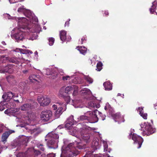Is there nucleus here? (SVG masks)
<instances>
[{
	"instance_id": "1",
	"label": "nucleus",
	"mask_w": 157,
	"mask_h": 157,
	"mask_svg": "<svg viewBox=\"0 0 157 157\" xmlns=\"http://www.w3.org/2000/svg\"><path fill=\"white\" fill-rule=\"evenodd\" d=\"M95 130L94 128H91L84 125L80 129L79 141H75L69 144L62 151L60 157H73L78 154L80 151L78 150L85 149L88 147L87 144L90 141V131Z\"/></svg>"
},
{
	"instance_id": "2",
	"label": "nucleus",
	"mask_w": 157,
	"mask_h": 157,
	"mask_svg": "<svg viewBox=\"0 0 157 157\" xmlns=\"http://www.w3.org/2000/svg\"><path fill=\"white\" fill-rule=\"evenodd\" d=\"M26 28L27 30H29L28 27H24L18 28H15V30L16 33L13 35H11V36L12 38L14 39L17 42H19L20 41H22L25 37V36L26 35Z\"/></svg>"
},
{
	"instance_id": "3",
	"label": "nucleus",
	"mask_w": 157,
	"mask_h": 157,
	"mask_svg": "<svg viewBox=\"0 0 157 157\" xmlns=\"http://www.w3.org/2000/svg\"><path fill=\"white\" fill-rule=\"evenodd\" d=\"M17 11L18 12L23 13L28 18L27 19L25 17H22L23 21H25L27 23H28V21H31L33 20L35 22L38 21L37 18L36 17H33L34 15L33 14L31 11L25 9L24 6L18 8Z\"/></svg>"
},
{
	"instance_id": "4",
	"label": "nucleus",
	"mask_w": 157,
	"mask_h": 157,
	"mask_svg": "<svg viewBox=\"0 0 157 157\" xmlns=\"http://www.w3.org/2000/svg\"><path fill=\"white\" fill-rule=\"evenodd\" d=\"M52 107L54 110L56 109L58 107V109L55 112V114L56 117H58L66 110V105L65 103L58 101L56 103V105H53Z\"/></svg>"
},
{
	"instance_id": "5",
	"label": "nucleus",
	"mask_w": 157,
	"mask_h": 157,
	"mask_svg": "<svg viewBox=\"0 0 157 157\" xmlns=\"http://www.w3.org/2000/svg\"><path fill=\"white\" fill-rule=\"evenodd\" d=\"M141 128L140 130L144 132L143 134L149 135L154 133L155 130L153 129L151 124L148 123H144V124H141L140 125Z\"/></svg>"
},
{
	"instance_id": "6",
	"label": "nucleus",
	"mask_w": 157,
	"mask_h": 157,
	"mask_svg": "<svg viewBox=\"0 0 157 157\" xmlns=\"http://www.w3.org/2000/svg\"><path fill=\"white\" fill-rule=\"evenodd\" d=\"M133 133L132 131H131L128 136V138L130 139L132 137V139L134 141L135 144H137L138 148H140L143 142V139L140 136L137 135L136 134Z\"/></svg>"
},
{
	"instance_id": "7",
	"label": "nucleus",
	"mask_w": 157,
	"mask_h": 157,
	"mask_svg": "<svg viewBox=\"0 0 157 157\" xmlns=\"http://www.w3.org/2000/svg\"><path fill=\"white\" fill-rule=\"evenodd\" d=\"M98 111L95 109L93 111H89L87 112L89 117V123H93L97 122L98 118L97 116V114L98 113Z\"/></svg>"
},
{
	"instance_id": "8",
	"label": "nucleus",
	"mask_w": 157,
	"mask_h": 157,
	"mask_svg": "<svg viewBox=\"0 0 157 157\" xmlns=\"http://www.w3.org/2000/svg\"><path fill=\"white\" fill-rule=\"evenodd\" d=\"M52 115V112L51 111H43L40 114V118L43 121H48L51 119Z\"/></svg>"
},
{
	"instance_id": "9",
	"label": "nucleus",
	"mask_w": 157,
	"mask_h": 157,
	"mask_svg": "<svg viewBox=\"0 0 157 157\" xmlns=\"http://www.w3.org/2000/svg\"><path fill=\"white\" fill-rule=\"evenodd\" d=\"M27 139L26 137L20 139L17 141L15 142L13 144H12L13 148L17 147V150H18L20 149L24 145L26 146L27 143Z\"/></svg>"
},
{
	"instance_id": "10",
	"label": "nucleus",
	"mask_w": 157,
	"mask_h": 157,
	"mask_svg": "<svg viewBox=\"0 0 157 157\" xmlns=\"http://www.w3.org/2000/svg\"><path fill=\"white\" fill-rule=\"evenodd\" d=\"M37 100L41 106H44L47 105L50 102V99L49 98L44 97L43 96H39Z\"/></svg>"
},
{
	"instance_id": "11",
	"label": "nucleus",
	"mask_w": 157,
	"mask_h": 157,
	"mask_svg": "<svg viewBox=\"0 0 157 157\" xmlns=\"http://www.w3.org/2000/svg\"><path fill=\"white\" fill-rule=\"evenodd\" d=\"M47 139L48 140L47 144L49 148L55 149L58 147V140H55L49 138Z\"/></svg>"
},
{
	"instance_id": "12",
	"label": "nucleus",
	"mask_w": 157,
	"mask_h": 157,
	"mask_svg": "<svg viewBox=\"0 0 157 157\" xmlns=\"http://www.w3.org/2000/svg\"><path fill=\"white\" fill-rule=\"evenodd\" d=\"M13 71V66L12 65L8 64L2 68L0 69V73H12Z\"/></svg>"
},
{
	"instance_id": "13",
	"label": "nucleus",
	"mask_w": 157,
	"mask_h": 157,
	"mask_svg": "<svg viewBox=\"0 0 157 157\" xmlns=\"http://www.w3.org/2000/svg\"><path fill=\"white\" fill-rule=\"evenodd\" d=\"M18 97V94H14L11 92H7L6 94H4L2 96L3 99L7 100V101L10 99L15 97Z\"/></svg>"
},
{
	"instance_id": "14",
	"label": "nucleus",
	"mask_w": 157,
	"mask_h": 157,
	"mask_svg": "<svg viewBox=\"0 0 157 157\" xmlns=\"http://www.w3.org/2000/svg\"><path fill=\"white\" fill-rule=\"evenodd\" d=\"M31 150L32 149L29 148L25 153L19 152L16 155V156L17 157H29L32 155L31 152Z\"/></svg>"
},
{
	"instance_id": "15",
	"label": "nucleus",
	"mask_w": 157,
	"mask_h": 157,
	"mask_svg": "<svg viewBox=\"0 0 157 157\" xmlns=\"http://www.w3.org/2000/svg\"><path fill=\"white\" fill-rule=\"evenodd\" d=\"M46 138H47L55 140H58L59 136L56 133L55 131H52L51 132L48 133L46 135Z\"/></svg>"
},
{
	"instance_id": "16",
	"label": "nucleus",
	"mask_w": 157,
	"mask_h": 157,
	"mask_svg": "<svg viewBox=\"0 0 157 157\" xmlns=\"http://www.w3.org/2000/svg\"><path fill=\"white\" fill-rule=\"evenodd\" d=\"M14 131L13 130H9L8 131L5 132L3 133L2 136V141L3 142L6 141L9 136L11 133H14Z\"/></svg>"
},
{
	"instance_id": "17",
	"label": "nucleus",
	"mask_w": 157,
	"mask_h": 157,
	"mask_svg": "<svg viewBox=\"0 0 157 157\" xmlns=\"http://www.w3.org/2000/svg\"><path fill=\"white\" fill-rule=\"evenodd\" d=\"M26 27H28V29H29V30H27V29L26 28V35L28 34V35H29L30 36H27V38L29 40H34L36 39L37 36L35 34H33L32 33H29L30 31V28L28 26H26Z\"/></svg>"
},
{
	"instance_id": "18",
	"label": "nucleus",
	"mask_w": 157,
	"mask_h": 157,
	"mask_svg": "<svg viewBox=\"0 0 157 157\" xmlns=\"http://www.w3.org/2000/svg\"><path fill=\"white\" fill-rule=\"evenodd\" d=\"M33 106L29 103H26L22 105L20 109L22 111H29L33 108Z\"/></svg>"
},
{
	"instance_id": "19",
	"label": "nucleus",
	"mask_w": 157,
	"mask_h": 157,
	"mask_svg": "<svg viewBox=\"0 0 157 157\" xmlns=\"http://www.w3.org/2000/svg\"><path fill=\"white\" fill-rule=\"evenodd\" d=\"M7 105L9 106H10V108L6 110L4 112L6 114H8L12 112H13L12 111L13 110L12 109H13L15 106V105L14 103L13 102L11 101L9 103H8L7 104Z\"/></svg>"
},
{
	"instance_id": "20",
	"label": "nucleus",
	"mask_w": 157,
	"mask_h": 157,
	"mask_svg": "<svg viewBox=\"0 0 157 157\" xmlns=\"http://www.w3.org/2000/svg\"><path fill=\"white\" fill-rule=\"evenodd\" d=\"M104 109L106 111L108 110L109 113L112 117L115 114L114 113V111L113 109L111 107L109 103H107L106 104Z\"/></svg>"
},
{
	"instance_id": "21",
	"label": "nucleus",
	"mask_w": 157,
	"mask_h": 157,
	"mask_svg": "<svg viewBox=\"0 0 157 157\" xmlns=\"http://www.w3.org/2000/svg\"><path fill=\"white\" fill-rule=\"evenodd\" d=\"M137 111L139 112L140 116H141L144 119H147V114L144 113L143 111V107H139L138 109H137Z\"/></svg>"
},
{
	"instance_id": "22",
	"label": "nucleus",
	"mask_w": 157,
	"mask_h": 157,
	"mask_svg": "<svg viewBox=\"0 0 157 157\" xmlns=\"http://www.w3.org/2000/svg\"><path fill=\"white\" fill-rule=\"evenodd\" d=\"M88 114H87V113H85L84 115H81L78 118V121H86V123H89L88 119L89 117L88 116Z\"/></svg>"
},
{
	"instance_id": "23",
	"label": "nucleus",
	"mask_w": 157,
	"mask_h": 157,
	"mask_svg": "<svg viewBox=\"0 0 157 157\" xmlns=\"http://www.w3.org/2000/svg\"><path fill=\"white\" fill-rule=\"evenodd\" d=\"M113 117L115 122H118V123L121 122V120L123 118V117L121 116L120 113H117L115 114Z\"/></svg>"
},
{
	"instance_id": "24",
	"label": "nucleus",
	"mask_w": 157,
	"mask_h": 157,
	"mask_svg": "<svg viewBox=\"0 0 157 157\" xmlns=\"http://www.w3.org/2000/svg\"><path fill=\"white\" fill-rule=\"evenodd\" d=\"M103 86L105 90H110L112 89V85L110 83L109 81H108L104 82Z\"/></svg>"
},
{
	"instance_id": "25",
	"label": "nucleus",
	"mask_w": 157,
	"mask_h": 157,
	"mask_svg": "<svg viewBox=\"0 0 157 157\" xmlns=\"http://www.w3.org/2000/svg\"><path fill=\"white\" fill-rule=\"evenodd\" d=\"M98 139H94L92 142V145L95 149H99L100 147V145L98 142Z\"/></svg>"
},
{
	"instance_id": "26",
	"label": "nucleus",
	"mask_w": 157,
	"mask_h": 157,
	"mask_svg": "<svg viewBox=\"0 0 157 157\" xmlns=\"http://www.w3.org/2000/svg\"><path fill=\"white\" fill-rule=\"evenodd\" d=\"M66 31L64 30H62L60 32L59 36L60 40L63 41L66 39Z\"/></svg>"
},
{
	"instance_id": "27",
	"label": "nucleus",
	"mask_w": 157,
	"mask_h": 157,
	"mask_svg": "<svg viewBox=\"0 0 157 157\" xmlns=\"http://www.w3.org/2000/svg\"><path fill=\"white\" fill-rule=\"evenodd\" d=\"M74 86H67L65 89V92L68 94H71L74 90Z\"/></svg>"
},
{
	"instance_id": "28",
	"label": "nucleus",
	"mask_w": 157,
	"mask_h": 157,
	"mask_svg": "<svg viewBox=\"0 0 157 157\" xmlns=\"http://www.w3.org/2000/svg\"><path fill=\"white\" fill-rule=\"evenodd\" d=\"M30 81L33 82H38V78L35 75H31L29 77Z\"/></svg>"
},
{
	"instance_id": "29",
	"label": "nucleus",
	"mask_w": 157,
	"mask_h": 157,
	"mask_svg": "<svg viewBox=\"0 0 157 157\" xmlns=\"http://www.w3.org/2000/svg\"><path fill=\"white\" fill-rule=\"evenodd\" d=\"M77 48L81 54L84 55L86 53L87 49L85 47L78 46L77 47Z\"/></svg>"
},
{
	"instance_id": "30",
	"label": "nucleus",
	"mask_w": 157,
	"mask_h": 157,
	"mask_svg": "<svg viewBox=\"0 0 157 157\" xmlns=\"http://www.w3.org/2000/svg\"><path fill=\"white\" fill-rule=\"evenodd\" d=\"M16 50L17 52H20L21 53L23 54H29V52H30L31 53H32V52H30V51L28 50L23 49L21 48H17Z\"/></svg>"
},
{
	"instance_id": "31",
	"label": "nucleus",
	"mask_w": 157,
	"mask_h": 157,
	"mask_svg": "<svg viewBox=\"0 0 157 157\" xmlns=\"http://www.w3.org/2000/svg\"><path fill=\"white\" fill-rule=\"evenodd\" d=\"M102 143L103 144L104 151H107L108 152L110 153L111 151V149L110 148L108 149V145L107 142L103 140L102 141Z\"/></svg>"
},
{
	"instance_id": "32",
	"label": "nucleus",
	"mask_w": 157,
	"mask_h": 157,
	"mask_svg": "<svg viewBox=\"0 0 157 157\" xmlns=\"http://www.w3.org/2000/svg\"><path fill=\"white\" fill-rule=\"evenodd\" d=\"M84 78L89 84H91L93 82V79L89 75H84Z\"/></svg>"
},
{
	"instance_id": "33",
	"label": "nucleus",
	"mask_w": 157,
	"mask_h": 157,
	"mask_svg": "<svg viewBox=\"0 0 157 157\" xmlns=\"http://www.w3.org/2000/svg\"><path fill=\"white\" fill-rule=\"evenodd\" d=\"M82 92L84 95H90L91 94V91L88 89L85 88L82 90Z\"/></svg>"
},
{
	"instance_id": "34",
	"label": "nucleus",
	"mask_w": 157,
	"mask_h": 157,
	"mask_svg": "<svg viewBox=\"0 0 157 157\" xmlns=\"http://www.w3.org/2000/svg\"><path fill=\"white\" fill-rule=\"evenodd\" d=\"M8 60H9L10 62L15 63H17L19 62V59L18 58L14 57L10 59L9 58Z\"/></svg>"
},
{
	"instance_id": "35",
	"label": "nucleus",
	"mask_w": 157,
	"mask_h": 157,
	"mask_svg": "<svg viewBox=\"0 0 157 157\" xmlns=\"http://www.w3.org/2000/svg\"><path fill=\"white\" fill-rule=\"evenodd\" d=\"M9 59V58L5 56H2L0 57V63H5Z\"/></svg>"
},
{
	"instance_id": "36",
	"label": "nucleus",
	"mask_w": 157,
	"mask_h": 157,
	"mask_svg": "<svg viewBox=\"0 0 157 157\" xmlns=\"http://www.w3.org/2000/svg\"><path fill=\"white\" fill-rule=\"evenodd\" d=\"M102 63L101 62H99L97 63L96 66L97 68L96 70L98 71H100L102 69Z\"/></svg>"
},
{
	"instance_id": "37",
	"label": "nucleus",
	"mask_w": 157,
	"mask_h": 157,
	"mask_svg": "<svg viewBox=\"0 0 157 157\" xmlns=\"http://www.w3.org/2000/svg\"><path fill=\"white\" fill-rule=\"evenodd\" d=\"M65 92V89L63 88H61L59 92L58 95L59 97H63L64 96V94Z\"/></svg>"
},
{
	"instance_id": "38",
	"label": "nucleus",
	"mask_w": 157,
	"mask_h": 157,
	"mask_svg": "<svg viewBox=\"0 0 157 157\" xmlns=\"http://www.w3.org/2000/svg\"><path fill=\"white\" fill-rule=\"evenodd\" d=\"M156 2L155 1L154 2H152V5L151 6V8L150 9V13H153L155 10V9L156 8Z\"/></svg>"
},
{
	"instance_id": "39",
	"label": "nucleus",
	"mask_w": 157,
	"mask_h": 157,
	"mask_svg": "<svg viewBox=\"0 0 157 157\" xmlns=\"http://www.w3.org/2000/svg\"><path fill=\"white\" fill-rule=\"evenodd\" d=\"M54 69L52 68H47L46 70V74L48 75H52V74L54 73Z\"/></svg>"
},
{
	"instance_id": "40",
	"label": "nucleus",
	"mask_w": 157,
	"mask_h": 157,
	"mask_svg": "<svg viewBox=\"0 0 157 157\" xmlns=\"http://www.w3.org/2000/svg\"><path fill=\"white\" fill-rule=\"evenodd\" d=\"M37 147L41 151H44L45 150V148L44 145L40 143H38L36 144Z\"/></svg>"
},
{
	"instance_id": "41",
	"label": "nucleus",
	"mask_w": 157,
	"mask_h": 157,
	"mask_svg": "<svg viewBox=\"0 0 157 157\" xmlns=\"http://www.w3.org/2000/svg\"><path fill=\"white\" fill-rule=\"evenodd\" d=\"M74 116L73 115H71L70 117L67 118L66 121L68 122H72V124H74Z\"/></svg>"
},
{
	"instance_id": "42",
	"label": "nucleus",
	"mask_w": 157,
	"mask_h": 157,
	"mask_svg": "<svg viewBox=\"0 0 157 157\" xmlns=\"http://www.w3.org/2000/svg\"><path fill=\"white\" fill-rule=\"evenodd\" d=\"M6 79L7 81L8 82H13L14 80L13 76V75H10L7 77Z\"/></svg>"
},
{
	"instance_id": "43",
	"label": "nucleus",
	"mask_w": 157,
	"mask_h": 157,
	"mask_svg": "<svg viewBox=\"0 0 157 157\" xmlns=\"http://www.w3.org/2000/svg\"><path fill=\"white\" fill-rule=\"evenodd\" d=\"M63 98L65 101H66L67 104L68 103L71 101L70 97L69 96H64Z\"/></svg>"
},
{
	"instance_id": "44",
	"label": "nucleus",
	"mask_w": 157,
	"mask_h": 157,
	"mask_svg": "<svg viewBox=\"0 0 157 157\" xmlns=\"http://www.w3.org/2000/svg\"><path fill=\"white\" fill-rule=\"evenodd\" d=\"M73 93L72 95L73 96H75L77 95L78 93V88L76 86H75L74 87V90H73Z\"/></svg>"
},
{
	"instance_id": "45",
	"label": "nucleus",
	"mask_w": 157,
	"mask_h": 157,
	"mask_svg": "<svg viewBox=\"0 0 157 157\" xmlns=\"http://www.w3.org/2000/svg\"><path fill=\"white\" fill-rule=\"evenodd\" d=\"M48 40L49 45L50 46L53 45L55 41L53 37L50 38L48 39Z\"/></svg>"
},
{
	"instance_id": "46",
	"label": "nucleus",
	"mask_w": 157,
	"mask_h": 157,
	"mask_svg": "<svg viewBox=\"0 0 157 157\" xmlns=\"http://www.w3.org/2000/svg\"><path fill=\"white\" fill-rule=\"evenodd\" d=\"M73 124H72V122H68L66 121V124H65V127L67 128V129H70V127L72 126Z\"/></svg>"
},
{
	"instance_id": "47",
	"label": "nucleus",
	"mask_w": 157,
	"mask_h": 157,
	"mask_svg": "<svg viewBox=\"0 0 157 157\" xmlns=\"http://www.w3.org/2000/svg\"><path fill=\"white\" fill-rule=\"evenodd\" d=\"M30 133L31 134H34V135H37L38 134V131L36 128H34L30 131Z\"/></svg>"
},
{
	"instance_id": "48",
	"label": "nucleus",
	"mask_w": 157,
	"mask_h": 157,
	"mask_svg": "<svg viewBox=\"0 0 157 157\" xmlns=\"http://www.w3.org/2000/svg\"><path fill=\"white\" fill-rule=\"evenodd\" d=\"M98 113H99V115L101 117V119L102 120L104 121L105 119L106 116L105 115L103 114L101 112L98 111Z\"/></svg>"
},
{
	"instance_id": "49",
	"label": "nucleus",
	"mask_w": 157,
	"mask_h": 157,
	"mask_svg": "<svg viewBox=\"0 0 157 157\" xmlns=\"http://www.w3.org/2000/svg\"><path fill=\"white\" fill-rule=\"evenodd\" d=\"M5 128V127L3 124H0V132H2Z\"/></svg>"
},
{
	"instance_id": "50",
	"label": "nucleus",
	"mask_w": 157,
	"mask_h": 157,
	"mask_svg": "<svg viewBox=\"0 0 157 157\" xmlns=\"http://www.w3.org/2000/svg\"><path fill=\"white\" fill-rule=\"evenodd\" d=\"M34 153L36 156H40L41 154L40 151L39 150H36L34 151Z\"/></svg>"
},
{
	"instance_id": "51",
	"label": "nucleus",
	"mask_w": 157,
	"mask_h": 157,
	"mask_svg": "<svg viewBox=\"0 0 157 157\" xmlns=\"http://www.w3.org/2000/svg\"><path fill=\"white\" fill-rule=\"evenodd\" d=\"M88 104L89 106L91 107H94L95 105L91 101L89 102Z\"/></svg>"
},
{
	"instance_id": "52",
	"label": "nucleus",
	"mask_w": 157,
	"mask_h": 157,
	"mask_svg": "<svg viewBox=\"0 0 157 157\" xmlns=\"http://www.w3.org/2000/svg\"><path fill=\"white\" fill-rule=\"evenodd\" d=\"M86 36H83L82 38L81 39V44H82L83 43V41H86Z\"/></svg>"
},
{
	"instance_id": "53",
	"label": "nucleus",
	"mask_w": 157,
	"mask_h": 157,
	"mask_svg": "<svg viewBox=\"0 0 157 157\" xmlns=\"http://www.w3.org/2000/svg\"><path fill=\"white\" fill-rule=\"evenodd\" d=\"M56 154L53 153H50L48 154L47 157H55Z\"/></svg>"
},
{
	"instance_id": "54",
	"label": "nucleus",
	"mask_w": 157,
	"mask_h": 157,
	"mask_svg": "<svg viewBox=\"0 0 157 157\" xmlns=\"http://www.w3.org/2000/svg\"><path fill=\"white\" fill-rule=\"evenodd\" d=\"M4 99L3 101H1L0 103V104H1V105L2 106L5 105L6 104L5 103H6L7 101V100H6L5 99Z\"/></svg>"
},
{
	"instance_id": "55",
	"label": "nucleus",
	"mask_w": 157,
	"mask_h": 157,
	"mask_svg": "<svg viewBox=\"0 0 157 157\" xmlns=\"http://www.w3.org/2000/svg\"><path fill=\"white\" fill-rule=\"evenodd\" d=\"M70 76L67 75L66 76H63L62 77V79L63 80H67L69 78H70Z\"/></svg>"
},
{
	"instance_id": "56",
	"label": "nucleus",
	"mask_w": 157,
	"mask_h": 157,
	"mask_svg": "<svg viewBox=\"0 0 157 157\" xmlns=\"http://www.w3.org/2000/svg\"><path fill=\"white\" fill-rule=\"evenodd\" d=\"M63 127H64V126L62 124L59 125L58 127L57 128H56V130H57L58 129H61V128H63Z\"/></svg>"
},
{
	"instance_id": "57",
	"label": "nucleus",
	"mask_w": 157,
	"mask_h": 157,
	"mask_svg": "<svg viewBox=\"0 0 157 157\" xmlns=\"http://www.w3.org/2000/svg\"><path fill=\"white\" fill-rule=\"evenodd\" d=\"M70 21V19H68V21H66L65 23V24L64 25V26H66L67 25V26H69V21Z\"/></svg>"
},
{
	"instance_id": "58",
	"label": "nucleus",
	"mask_w": 157,
	"mask_h": 157,
	"mask_svg": "<svg viewBox=\"0 0 157 157\" xmlns=\"http://www.w3.org/2000/svg\"><path fill=\"white\" fill-rule=\"evenodd\" d=\"M5 109V107L3 106L0 105V111H2Z\"/></svg>"
},
{
	"instance_id": "59",
	"label": "nucleus",
	"mask_w": 157,
	"mask_h": 157,
	"mask_svg": "<svg viewBox=\"0 0 157 157\" xmlns=\"http://www.w3.org/2000/svg\"><path fill=\"white\" fill-rule=\"evenodd\" d=\"M38 157H47L45 154H43L41 155H40Z\"/></svg>"
},
{
	"instance_id": "60",
	"label": "nucleus",
	"mask_w": 157,
	"mask_h": 157,
	"mask_svg": "<svg viewBox=\"0 0 157 157\" xmlns=\"http://www.w3.org/2000/svg\"><path fill=\"white\" fill-rule=\"evenodd\" d=\"M28 71L27 70H23L22 72L24 74H26L28 73Z\"/></svg>"
},
{
	"instance_id": "61",
	"label": "nucleus",
	"mask_w": 157,
	"mask_h": 157,
	"mask_svg": "<svg viewBox=\"0 0 157 157\" xmlns=\"http://www.w3.org/2000/svg\"><path fill=\"white\" fill-rule=\"evenodd\" d=\"M10 3H15V2L13 1V0H9Z\"/></svg>"
},
{
	"instance_id": "62",
	"label": "nucleus",
	"mask_w": 157,
	"mask_h": 157,
	"mask_svg": "<svg viewBox=\"0 0 157 157\" xmlns=\"http://www.w3.org/2000/svg\"><path fill=\"white\" fill-rule=\"evenodd\" d=\"M6 15L7 16V17L9 19H11V18H10V16L9 14H7Z\"/></svg>"
},
{
	"instance_id": "63",
	"label": "nucleus",
	"mask_w": 157,
	"mask_h": 157,
	"mask_svg": "<svg viewBox=\"0 0 157 157\" xmlns=\"http://www.w3.org/2000/svg\"><path fill=\"white\" fill-rule=\"evenodd\" d=\"M2 44L3 45H6V43L4 41H2Z\"/></svg>"
},
{
	"instance_id": "64",
	"label": "nucleus",
	"mask_w": 157,
	"mask_h": 157,
	"mask_svg": "<svg viewBox=\"0 0 157 157\" xmlns=\"http://www.w3.org/2000/svg\"><path fill=\"white\" fill-rule=\"evenodd\" d=\"M105 15H107L109 14V13L107 11H105Z\"/></svg>"
}]
</instances>
